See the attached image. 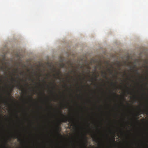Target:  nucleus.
<instances>
[{
  "instance_id": "nucleus-1",
  "label": "nucleus",
  "mask_w": 148,
  "mask_h": 148,
  "mask_svg": "<svg viewBox=\"0 0 148 148\" xmlns=\"http://www.w3.org/2000/svg\"><path fill=\"white\" fill-rule=\"evenodd\" d=\"M60 112L61 115L63 116H64V118H62V121L63 122H66L67 121L70 123H73V120L71 118H69L68 119H67L64 116L61 112Z\"/></svg>"
},
{
  "instance_id": "nucleus-2",
  "label": "nucleus",
  "mask_w": 148,
  "mask_h": 148,
  "mask_svg": "<svg viewBox=\"0 0 148 148\" xmlns=\"http://www.w3.org/2000/svg\"><path fill=\"white\" fill-rule=\"evenodd\" d=\"M14 138H17L18 140V141H22V139L20 138L19 136H18V134H16L15 135H14Z\"/></svg>"
},
{
  "instance_id": "nucleus-3",
  "label": "nucleus",
  "mask_w": 148,
  "mask_h": 148,
  "mask_svg": "<svg viewBox=\"0 0 148 148\" xmlns=\"http://www.w3.org/2000/svg\"><path fill=\"white\" fill-rule=\"evenodd\" d=\"M92 140L96 142H97L98 140V138L96 136L94 135L92 136Z\"/></svg>"
},
{
  "instance_id": "nucleus-4",
  "label": "nucleus",
  "mask_w": 148,
  "mask_h": 148,
  "mask_svg": "<svg viewBox=\"0 0 148 148\" xmlns=\"http://www.w3.org/2000/svg\"><path fill=\"white\" fill-rule=\"evenodd\" d=\"M16 87L17 88L19 89H23V86L21 85L19 82V84H17L16 86Z\"/></svg>"
},
{
  "instance_id": "nucleus-5",
  "label": "nucleus",
  "mask_w": 148,
  "mask_h": 148,
  "mask_svg": "<svg viewBox=\"0 0 148 148\" xmlns=\"http://www.w3.org/2000/svg\"><path fill=\"white\" fill-rule=\"evenodd\" d=\"M101 73H102V74H104V77H105L106 79H108V78L106 76V75H107V73L106 72H105V71L104 72L103 71H102Z\"/></svg>"
},
{
  "instance_id": "nucleus-6",
  "label": "nucleus",
  "mask_w": 148,
  "mask_h": 148,
  "mask_svg": "<svg viewBox=\"0 0 148 148\" xmlns=\"http://www.w3.org/2000/svg\"><path fill=\"white\" fill-rule=\"evenodd\" d=\"M60 67L62 68H65V67H66V64H65L64 63H62L61 64H60Z\"/></svg>"
},
{
  "instance_id": "nucleus-7",
  "label": "nucleus",
  "mask_w": 148,
  "mask_h": 148,
  "mask_svg": "<svg viewBox=\"0 0 148 148\" xmlns=\"http://www.w3.org/2000/svg\"><path fill=\"white\" fill-rule=\"evenodd\" d=\"M60 127L58 126H57L56 127V130L57 132H59L60 131Z\"/></svg>"
},
{
  "instance_id": "nucleus-8",
  "label": "nucleus",
  "mask_w": 148,
  "mask_h": 148,
  "mask_svg": "<svg viewBox=\"0 0 148 148\" xmlns=\"http://www.w3.org/2000/svg\"><path fill=\"white\" fill-rule=\"evenodd\" d=\"M108 71H109V72L110 73V74H112L113 73L112 70H111V69H107Z\"/></svg>"
},
{
  "instance_id": "nucleus-9",
  "label": "nucleus",
  "mask_w": 148,
  "mask_h": 148,
  "mask_svg": "<svg viewBox=\"0 0 148 148\" xmlns=\"http://www.w3.org/2000/svg\"><path fill=\"white\" fill-rule=\"evenodd\" d=\"M111 84L112 85H113L114 84L115 86H116V82L114 84L113 82H112Z\"/></svg>"
},
{
  "instance_id": "nucleus-10",
  "label": "nucleus",
  "mask_w": 148,
  "mask_h": 148,
  "mask_svg": "<svg viewBox=\"0 0 148 148\" xmlns=\"http://www.w3.org/2000/svg\"><path fill=\"white\" fill-rule=\"evenodd\" d=\"M12 79L13 81L16 82V80L13 77L12 78Z\"/></svg>"
},
{
  "instance_id": "nucleus-11",
  "label": "nucleus",
  "mask_w": 148,
  "mask_h": 148,
  "mask_svg": "<svg viewBox=\"0 0 148 148\" xmlns=\"http://www.w3.org/2000/svg\"><path fill=\"white\" fill-rule=\"evenodd\" d=\"M143 113H144V112H143V111H140V114H138V115L139 114H143Z\"/></svg>"
},
{
  "instance_id": "nucleus-12",
  "label": "nucleus",
  "mask_w": 148,
  "mask_h": 148,
  "mask_svg": "<svg viewBox=\"0 0 148 148\" xmlns=\"http://www.w3.org/2000/svg\"><path fill=\"white\" fill-rule=\"evenodd\" d=\"M17 72V70L14 69V73H16Z\"/></svg>"
},
{
  "instance_id": "nucleus-13",
  "label": "nucleus",
  "mask_w": 148,
  "mask_h": 148,
  "mask_svg": "<svg viewBox=\"0 0 148 148\" xmlns=\"http://www.w3.org/2000/svg\"><path fill=\"white\" fill-rule=\"evenodd\" d=\"M113 94L114 95L116 96L117 97H119V95H117L115 93H113Z\"/></svg>"
},
{
  "instance_id": "nucleus-14",
  "label": "nucleus",
  "mask_w": 148,
  "mask_h": 148,
  "mask_svg": "<svg viewBox=\"0 0 148 148\" xmlns=\"http://www.w3.org/2000/svg\"><path fill=\"white\" fill-rule=\"evenodd\" d=\"M1 70H3L4 69V68L3 66H2L1 67Z\"/></svg>"
},
{
  "instance_id": "nucleus-15",
  "label": "nucleus",
  "mask_w": 148,
  "mask_h": 148,
  "mask_svg": "<svg viewBox=\"0 0 148 148\" xmlns=\"http://www.w3.org/2000/svg\"><path fill=\"white\" fill-rule=\"evenodd\" d=\"M135 71L136 72L137 74L138 75H139V73L138 70H135Z\"/></svg>"
},
{
  "instance_id": "nucleus-16",
  "label": "nucleus",
  "mask_w": 148,
  "mask_h": 148,
  "mask_svg": "<svg viewBox=\"0 0 148 148\" xmlns=\"http://www.w3.org/2000/svg\"><path fill=\"white\" fill-rule=\"evenodd\" d=\"M8 95L9 96H10V92H8Z\"/></svg>"
},
{
  "instance_id": "nucleus-17",
  "label": "nucleus",
  "mask_w": 148,
  "mask_h": 148,
  "mask_svg": "<svg viewBox=\"0 0 148 148\" xmlns=\"http://www.w3.org/2000/svg\"><path fill=\"white\" fill-rule=\"evenodd\" d=\"M29 80H32L33 82H34V80H33V79H31V78H29Z\"/></svg>"
},
{
  "instance_id": "nucleus-18",
  "label": "nucleus",
  "mask_w": 148,
  "mask_h": 148,
  "mask_svg": "<svg viewBox=\"0 0 148 148\" xmlns=\"http://www.w3.org/2000/svg\"><path fill=\"white\" fill-rule=\"evenodd\" d=\"M43 81L45 84H46V82L45 81L43 80Z\"/></svg>"
},
{
  "instance_id": "nucleus-19",
  "label": "nucleus",
  "mask_w": 148,
  "mask_h": 148,
  "mask_svg": "<svg viewBox=\"0 0 148 148\" xmlns=\"http://www.w3.org/2000/svg\"><path fill=\"white\" fill-rule=\"evenodd\" d=\"M95 80H97V76L96 75H95Z\"/></svg>"
},
{
  "instance_id": "nucleus-20",
  "label": "nucleus",
  "mask_w": 148,
  "mask_h": 148,
  "mask_svg": "<svg viewBox=\"0 0 148 148\" xmlns=\"http://www.w3.org/2000/svg\"><path fill=\"white\" fill-rule=\"evenodd\" d=\"M138 118H136V120H137H137H138Z\"/></svg>"
},
{
  "instance_id": "nucleus-21",
  "label": "nucleus",
  "mask_w": 148,
  "mask_h": 148,
  "mask_svg": "<svg viewBox=\"0 0 148 148\" xmlns=\"http://www.w3.org/2000/svg\"><path fill=\"white\" fill-rule=\"evenodd\" d=\"M18 77H19V76L18 75H17V77L18 78Z\"/></svg>"
},
{
  "instance_id": "nucleus-22",
  "label": "nucleus",
  "mask_w": 148,
  "mask_h": 148,
  "mask_svg": "<svg viewBox=\"0 0 148 148\" xmlns=\"http://www.w3.org/2000/svg\"><path fill=\"white\" fill-rule=\"evenodd\" d=\"M59 74V72L58 73V75Z\"/></svg>"
},
{
  "instance_id": "nucleus-23",
  "label": "nucleus",
  "mask_w": 148,
  "mask_h": 148,
  "mask_svg": "<svg viewBox=\"0 0 148 148\" xmlns=\"http://www.w3.org/2000/svg\"><path fill=\"white\" fill-rule=\"evenodd\" d=\"M113 141H114V142H115V140H114V139Z\"/></svg>"
},
{
  "instance_id": "nucleus-24",
  "label": "nucleus",
  "mask_w": 148,
  "mask_h": 148,
  "mask_svg": "<svg viewBox=\"0 0 148 148\" xmlns=\"http://www.w3.org/2000/svg\"><path fill=\"white\" fill-rule=\"evenodd\" d=\"M135 66H135H135H134V67H133V68H134L135 67Z\"/></svg>"
},
{
  "instance_id": "nucleus-25",
  "label": "nucleus",
  "mask_w": 148,
  "mask_h": 148,
  "mask_svg": "<svg viewBox=\"0 0 148 148\" xmlns=\"http://www.w3.org/2000/svg\"><path fill=\"white\" fill-rule=\"evenodd\" d=\"M16 116L18 118V116L17 114L16 115Z\"/></svg>"
},
{
  "instance_id": "nucleus-26",
  "label": "nucleus",
  "mask_w": 148,
  "mask_h": 148,
  "mask_svg": "<svg viewBox=\"0 0 148 148\" xmlns=\"http://www.w3.org/2000/svg\"><path fill=\"white\" fill-rule=\"evenodd\" d=\"M25 85L27 86H28L27 84H26Z\"/></svg>"
},
{
  "instance_id": "nucleus-27",
  "label": "nucleus",
  "mask_w": 148,
  "mask_h": 148,
  "mask_svg": "<svg viewBox=\"0 0 148 148\" xmlns=\"http://www.w3.org/2000/svg\"><path fill=\"white\" fill-rule=\"evenodd\" d=\"M122 104L123 105H123V103H122Z\"/></svg>"
},
{
  "instance_id": "nucleus-28",
  "label": "nucleus",
  "mask_w": 148,
  "mask_h": 148,
  "mask_svg": "<svg viewBox=\"0 0 148 148\" xmlns=\"http://www.w3.org/2000/svg\"><path fill=\"white\" fill-rule=\"evenodd\" d=\"M69 81L70 79H68Z\"/></svg>"
},
{
  "instance_id": "nucleus-29",
  "label": "nucleus",
  "mask_w": 148,
  "mask_h": 148,
  "mask_svg": "<svg viewBox=\"0 0 148 148\" xmlns=\"http://www.w3.org/2000/svg\"><path fill=\"white\" fill-rule=\"evenodd\" d=\"M125 87L126 88H127V86H125Z\"/></svg>"
},
{
  "instance_id": "nucleus-30",
  "label": "nucleus",
  "mask_w": 148,
  "mask_h": 148,
  "mask_svg": "<svg viewBox=\"0 0 148 148\" xmlns=\"http://www.w3.org/2000/svg\"><path fill=\"white\" fill-rule=\"evenodd\" d=\"M11 91H12V89Z\"/></svg>"
},
{
  "instance_id": "nucleus-31",
  "label": "nucleus",
  "mask_w": 148,
  "mask_h": 148,
  "mask_svg": "<svg viewBox=\"0 0 148 148\" xmlns=\"http://www.w3.org/2000/svg\"><path fill=\"white\" fill-rule=\"evenodd\" d=\"M146 78L147 79H148V78H147V77H146Z\"/></svg>"
},
{
  "instance_id": "nucleus-32",
  "label": "nucleus",
  "mask_w": 148,
  "mask_h": 148,
  "mask_svg": "<svg viewBox=\"0 0 148 148\" xmlns=\"http://www.w3.org/2000/svg\"><path fill=\"white\" fill-rule=\"evenodd\" d=\"M92 79L93 80V78H92Z\"/></svg>"
},
{
  "instance_id": "nucleus-33",
  "label": "nucleus",
  "mask_w": 148,
  "mask_h": 148,
  "mask_svg": "<svg viewBox=\"0 0 148 148\" xmlns=\"http://www.w3.org/2000/svg\"><path fill=\"white\" fill-rule=\"evenodd\" d=\"M51 84H53L52 83H51Z\"/></svg>"
},
{
  "instance_id": "nucleus-34",
  "label": "nucleus",
  "mask_w": 148,
  "mask_h": 148,
  "mask_svg": "<svg viewBox=\"0 0 148 148\" xmlns=\"http://www.w3.org/2000/svg\"><path fill=\"white\" fill-rule=\"evenodd\" d=\"M12 87H13V88L14 87V86H12Z\"/></svg>"
},
{
  "instance_id": "nucleus-35",
  "label": "nucleus",
  "mask_w": 148,
  "mask_h": 148,
  "mask_svg": "<svg viewBox=\"0 0 148 148\" xmlns=\"http://www.w3.org/2000/svg\"><path fill=\"white\" fill-rule=\"evenodd\" d=\"M125 74H126V73H125Z\"/></svg>"
},
{
  "instance_id": "nucleus-36",
  "label": "nucleus",
  "mask_w": 148,
  "mask_h": 148,
  "mask_svg": "<svg viewBox=\"0 0 148 148\" xmlns=\"http://www.w3.org/2000/svg\"><path fill=\"white\" fill-rule=\"evenodd\" d=\"M0 81H1V79H0Z\"/></svg>"
},
{
  "instance_id": "nucleus-37",
  "label": "nucleus",
  "mask_w": 148,
  "mask_h": 148,
  "mask_svg": "<svg viewBox=\"0 0 148 148\" xmlns=\"http://www.w3.org/2000/svg\"><path fill=\"white\" fill-rule=\"evenodd\" d=\"M101 69V67H100V69Z\"/></svg>"
}]
</instances>
